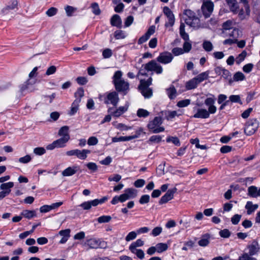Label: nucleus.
Masks as SVG:
<instances>
[{
	"instance_id": "obj_16",
	"label": "nucleus",
	"mask_w": 260,
	"mask_h": 260,
	"mask_svg": "<svg viewBox=\"0 0 260 260\" xmlns=\"http://www.w3.org/2000/svg\"><path fill=\"white\" fill-rule=\"evenodd\" d=\"M173 59V56L170 52H164L160 53L157 57V60L160 63L163 64H168L170 63Z\"/></svg>"
},
{
	"instance_id": "obj_62",
	"label": "nucleus",
	"mask_w": 260,
	"mask_h": 260,
	"mask_svg": "<svg viewBox=\"0 0 260 260\" xmlns=\"http://www.w3.org/2000/svg\"><path fill=\"white\" fill-rule=\"evenodd\" d=\"M31 157L29 155H26L19 158V162L22 164H27L30 161Z\"/></svg>"
},
{
	"instance_id": "obj_32",
	"label": "nucleus",
	"mask_w": 260,
	"mask_h": 260,
	"mask_svg": "<svg viewBox=\"0 0 260 260\" xmlns=\"http://www.w3.org/2000/svg\"><path fill=\"white\" fill-rule=\"evenodd\" d=\"M199 84L194 78L187 81L185 83V88L187 90L193 89L197 88Z\"/></svg>"
},
{
	"instance_id": "obj_52",
	"label": "nucleus",
	"mask_w": 260,
	"mask_h": 260,
	"mask_svg": "<svg viewBox=\"0 0 260 260\" xmlns=\"http://www.w3.org/2000/svg\"><path fill=\"white\" fill-rule=\"evenodd\" d=\"M33 152L37 155H42L46 153V150L43 147H39L34 148Z\"/></svg>"
},
{
	"instance_id": "obj_8",
	"label": "nucleus",
	"mask_w": 260,
	"mask_h": 260,
	"mask_svg": "<svg viewBox=\"0 0 260 260\" xmlns=\"http://www.w3.org/2000/svg\"><path fill=\"white\" fill-rule=\"evenodd\" d=\"M90 153V150L88 149L79 150L76 149L67 151L66 154L69 156H76L80 159L85 160L87 158V155Z\"/></svg>"
},
{
	"instance_id": "obj_5",
	"label": "nucleus",
	"mask_w": 260,
	"mask_h": 260,
	"mask_svg": "<svg viewBox=\"0 0 260 260\" xmlns=\"http://www.w3.org/2000/svg\"><path fill=\"white\" fill-rule=\"evenodd\" d=\"M82 244L84 246H88L90 248H105L107 247V243L104 240L96 238L87 239Z\"/></svg>"
},
{
	"instance_id": "obj_25",
	"label": "nucleus",
	"mask_w": 260,
	"mask_h": 260,
	"mask_svg": "<svg viewBox=\"0 0 260 260\" xmlns=\"http://www.w3.org/2000/svg\"><path fill=\"white\" fill-rule=\"evenodd\" d=\"M211 235L206 233L202 235L200 240L198 241V244L201 247H206L210 243Z\"/></svg>"
},
{
	"instance_id": "obj_58",
	"label": "nucleus",
	"mask_w": 260,
	"mask_h": 260,
	"mask_svg": "<svg viewBox=\"0 0 260 260\" xmlns=\"http://www.w3.org/2000/svg\"><path fill=\"white\" fill-rule=\"evenodd\" d=\"M254 65L251 63H247L243 67V71L246 73H249L253 69Z\"/></svg>"
},
{
	"instance_id": "obj_22",
	"label": "nucleus",
	"mask_w": 260,
	"mask_h": 260,
	"mask_svg": "<svg viewBox=\"0 0 260 260\" xmlns=\"http://www.w3.org/2000/svg\"><path fill=\"white\" fill-rule=\"evenodd\" d=\"M79 170V166L69 167L62 172V175L63 176H71L76 174Z\"/></svg>"
},
{
	"instance_id": "obj_37",
	"label": "nucleus",
	"mask_w": 260,
	"mask_h": 260,
	"mask_svg": "<svg viewBox=\"0 0 260 260\" xmlns=\"http://www.w3.org/2000/svg\"><path fill=\"white\" fill-rule=\"evenodd\" d=\"M155 247L156 248V252L158 253H161L165 251L168 248V245L164 243H159L156 245Z\"/></svg>"
},
{
	"instance_id": "obj_35",
	"label": "nucleus",
	"mask_w": 260,
	"mask_h": 260,
	"mask_svg": "<svg viewBox=\"0 0 260 260\" xmlns=\"http://www.w3.org/2000/svg\"><path fill=\"white\" fill-rule=\"evenodd\" d=\"M231 11L236 13L238 9V3L236 0H226Z\"/></svg>"
},
{
	"instance_id": "obj_44",
	"label": "nucleus",
	"mask_w": 260,
	"mask_h": 260,
	"mask_svg": "<svg viewBox=\"0 0 260 260\" xmlns=\"http://www.w3.org/2000/svg\"><path fill=\"white\" fill-rule=\"evenodd\" d=\"M235 81H243L245 79V75L241 72H236L233 77Z\"/></svg>"
},
{
	"instance_id": "obj_28",
	"label": "nucleus",
	"mask_w": 260,
	"mask_h": 260,
	"mask_svg": "<svg viewBox=\"0 0 260 260\" xmlns=\"http://www.w3.org/2000/svg\"><path fill=\"white\" fill-rule=\"evenodd\" d=\"M245 209L247 210V214L251 215L253 213L258 207L257 204H253L251 201H248L245 205Z\"/></svg>"
},
{
	"instance_id": "obj_11",
	"label": "nucleus",
	"mask_w": 260,
	"mask_h": 260,
	"mask_svg": "<svg viewBox=\"0 0 260 260\" xmlns=\"http://www.w3.org/2000/svg\"><path fill=\"white\" fill-rule=\"evenodd\" d=\"M214 4L211 0H203L202 6V11L203 14L205 18H208L210 16L213 12Z\"/></svg>"
},
{
	"instance_id": "obj_20",
	"label": "nucleus",
	"mask_w": 260,
	"mask_h": 260,
	"mask_svg": "<svg viewBox=\"0 0 260 260\" xmlns=\"http://www.w3.org/2000/svg\"><path fill=\"white\" fill-rule=\"evenodd\" d=\"M155 30V26L152 25L150 27H149L146 32L141 37H140L138 40V44H142L144 42H146L149 39L150 36L154 33Z\"/></svg>"
},
{
	"instance_id": "obj_1",
	"label": "nucleus",
	"mask_w": 260,
	"mask_h": 260,
	"mask_svg": "<svg viewBox=\"0 0 260 260\" xmlns=\"http://www.w3.org/2000/svg\"><path fill=\"white\" fill-rule=\"evenodd\" d=\"M122 75L121 71H116L112 78V83L117 91L124 92L128 89L129 83L122 78Z\"/></svg>"
},
{
	"instance_id": "obj_61",
	"label": "nucleus",
	"mask_w": 260,
	"mask_h": 260,
	"mask_svg": "<svg viewBox=\"0 0 260 260\" xmlns=\"http://www.w3.org/2000/svg\"><path fill=\"white\" fill-rule=\"evenodd\" d=\"M98 139L95 137H90L87 140V144L89 146L95 145L98 143Z\"/></svg>"
},
{
	"instance_id": "obj_18",
	"label": "nucleus",
	"mask_w": 260,
	"mask_h": 260,
	"mask_svg": "<svg viewBox=\"0 0 260 260\" xmlns=\"http://www.w3.org/2000/svg\"><path fill=\"white\" fill-rule=\"evenodd\" d=\"M246 250H248V252L252 256L256 255L259 252V244L257 241L253 240L250 243L248 244Z\"/></svg>"
},
{
	"instance_id": "obj_50",
	"label": "nucleus",
	"mask_w": 260,
	"mask_h": 260,
	"mask_svg": "<svg viewBox=\"0 0 260 260\" xmlns=\"http://www.w3.org/2000/svg\"><path fill=\"white\" fill-rule=\"evenodd\" d=\"M111 219V217L109 215H103L97 219V221L99 223H107L109 222Z\"/></svg>"
},
{
	"instance_id": "obj_36",
	"label": "nucleus",
	"mask_w": 260,
	"mask_h": 260,
	"mask_svg": "<svg viewBox=\"0 0 260 260\" xmlns=\"http://www.w3.org/2000/svg\"><path fill=\"white\" fill-rule=\"evenodd\" d=\"M167 93L170 99H174L177 95V91L173 85H171L167 89Z\"/></svg>"
},
{
	"instance_id": "obj_38",
	"label": "nucleus",
	"mask_w": 260,
	"mask_h": 260,
	"mask_svg": "<svg viewBox=\"0 0 260 260\" xmlns=\"http://www.w3.org/2000/svg\"><path fill=\"white\" fill-rule=\"evenodd\" d=\"M84 95V90L83 88L79 87L77 89V91L74 93L75 100H80V103L81 101V99Z\"/></svg>"
},
{
	"instance_id": "obj_29",
	"label": "nucleus",
	"mask_w": 260,
	"mask_h": 260,
	"mask_svg": "<svg viewBox=\"0 0 260 260\" xmlns=\"http://www.w3.org/2000/svg\"><path fill=\"white\" fill-rule=\"evenodd\" d=\"M69 128L68 126H63L61 127L58 131V135L62 137L63 139L68 140L70 139V135L69 134Z\"/></svg>"
},
{
	"instance_id": "obj_34",
	"label": "nucleus",
	"mask_w": 260,
	"mask_h": 260,
	"mask_svg": "<svg viewBox=\"0 0 260 260\" xmlns=\"http://www.w3.org/2000/svg\"><path fill=\"white\" fill-rule=\"evenodd\" d=\"M209 75V71H206L199 74L196 77H194L199 84L208 79Z\"/></svg>"
},
{
	"instance_id": "obj_9",
	"label": "nucleus",
	"mask_w": 260,
	"mask_h": 260,
	"mask_svg": "<svg viewBox=\"0 0 260 260\" xmlns=\"http://www.w3.org/2000/svg\"><path fill=\"white\" fill-rule=\"evenodd\" d=\"M197 106L193 108V113H194L192 117L194 118L207 119L209 118L210 114L207 110L204 108H198L197 106H200V104L197 103Z\"/></svg>"
},
{
	"instance_id": "obj_26",
	"label": "nucleus",
	"mask_w": 260,
	"mask_h": 260,
	"mask_svg": "<svg viewBox=\"0 0 260 260\" xmlns=\"http://www.w3.org/2000/svg\"><path fill=\"white\" fill-rule=\"evenodd\" d=\"M111 25L120 28L122 27V20L120 17L117 14H114L110 20Z\"/></svg>"
},
{
	"instance_id": "obj_47",
	"label": "nucleus",
	"mask_w": 260,
	"mask_h": 260,
	"mask_svg": "<svg viewBox=\"0 0 260 260\" xmlns=\"http://www.w3.org/2000/svg\"><path fill=\"white\" fill-rule=\"evenodd\" d=\"M190 104V100L185 99L181 100L177 103V106L179 108H183L188 106Z\"/></svg>"
},
{
	"instance_id": "obj_55",
	"label": "nucleus",
	"mask_w": 260,
	"mask_h": 260,
	"mask_svg": "<svg viewBox=\"0 0 260 260\" xmlns=\"http://www.w3.org/2000/svg\"><path fill=\"white\" fill-rule=\"evenodd\" d=\"M76 8L70 6H67L65 8V11L68 16H72L73 13L76 11Z\"/></svg>"
},
{
	"instance_id": "obj_13",
	"label": "nucleus",
	"mask_w": 260,
	"mask_h": 260,
	"mask_svg": "<svg viewBox=\"0 0 260 260\" xmlns=\"http://www.w3.org/2000/svg\"><path fill=\"white\" fill-rule=\"evenodd\" d=\"M258 127V122L256 120H251L246 122L244 128V133L248 136L253 135Z\"/></svg>"
},
{
	"instance_id": "obj_42",
	"label": "nucleus",
	"mask_w": 260,
	"mask_h": 260,
	"mask_svg": "<svg viewBox=\"0 0 260 260\" xmlns=\"http://www.w3.org/2000/svg\"><path fill=\"white\" fill-rule=\"evenodd\" d=\"M131 252L137 255V256L140 259H142L144 257V252L141 249L133 248L132 249V250H131Z\"/></svg>"
},
{
	"instance_id": "obj_14",
	"label": "nucleus",
	"mask_w": 260,
	"mask_h": 260,
	"mask_svg": "<svg viewBox=\"0 0 260 260\" xmlns=\"http://www.w3.org/2000/svg\"><path fill=\"white\" fill-rule=\"evenodd\" d=\"M210 97L205 100V104L207 107V111L210 114H214L216 112L217 108L215 106L216 99L213 94H210Z\"/></svg>"
},
{
	"instance_id": "obj_48",
	"label": "nucleus",
	"mask_w": 260,
	"mask_h": 260,
	"mask_svg": "<svg viewBox=\"0 0 260 260\" xmlns=\"http://www.w3.org/2000/svg\"><path fill=\"white\" fill-rule=\"evenodd\" d=\"M238 260H256L247 252H244L239 257Z\"/></svg>"
},
{
	"instance_id": "obj_45",
	"label": "nucleus",
	"mask_w": 260,
	"mask_h": 260,
	"mask_svg": "<svg viewBox=\"0 0 260 260\" xmlns=\"http://www.w3.org/2000/svg\"><path fill=\"white\" fill-rule=\"evenodd\" d=\"M149 115V112L145 110V109H139L137 111V115L139 117H143V118H145V117H147V116H148Z\"/></svg>"
},
{
	"instance_id": "obj_19",
	"label": "nucleus",
	"mask_w": 260,
	"mask_h": 260,
	"mask_svg": "<svg viewBox=\"0 0 260 260\" xmlns=\"http://www.w3.org/2000/svg\"><path fill=\"white\" fill-rule=\"evenodd\" d=\"M130 197V188H127L125 190V193L120 195L116 196L112 200L111 203L113 205H115L118 202L123 203L128 200Z\"/></svg>"
},
{
	"instance_id": "obj_15",
	"label": "nucleus",
	"mask_w": 260,
	"mask_h": 260,
	"mask_svg": "<svg viewBox=\"0 0 260 260\" xmlns=\"http://www.w3.org/2000/svg\"><path fill=\"white\" fill-rule=\"evenodd\" d=\"M163 11L168 18V21L166 23L165 26L172 27L175 23V16L172 11L168 7H165Z\"/></svg>"
},
{
	"instance_id": "obj_17",
	"label": "nucleus",
	"mask_w": 260,
	"mask_h": 260,
	"mask_svg": "<svg viewBox=\"0 0 260 260\" xmlns=\"http://www.w3.org/2000/svg\"><path fill=\"white\" fill-rule=\"evenodd\" d=\"M177 190L176 187L169 189L167 192L161 197L159 201V204L160 205L165 204L173 199L174 194L177 191Z\"/></svg>"
},
{
	"instance_id": "obj_27",
	"label": "nucleus",
	"mask_w": 260,
	"mask_h": 260,
	"mask_svg": "<svg viewBox=\"0 0 260 260\" xmlns=\"http://www.w3.org/2000/svg\"><path fill=\"white\" fill-rule=\"evenodd\" d=\"M18 2L17 1L14 0L11 2L9 5L4 8L1 12L3 15L8 14L11 10H14L17 6Z\"/></svg>"
},
{
	"instance_id": "obj_23",
	"label": "nucleus",
	"mask_w": 260,
	"mask_h": 260,
	"mask_svg": "<svg viewBox=\"0 0 260 260\" xmlns=\"http://www.w3.org/2000/svg\"><path fill=\"white\" fill-rule=\"evenodd\" d=\"M248 195L253 198H256L260 197V187L258 188L255 186H250L248 188Z\"/></svg>"
},
{
	"instance_id": "obj_21",
	"label": "nucleus",
	"mask_w": 260,
	"mask_h": 260,
	"mask_svg": "<svg viewBox=\"0 0 260 260\" xmlns=\"http://www.w3.org/2000/svg\"><path fill=\"white\" fill-rule=\"evenodd\" d=\"M128 109V106H121L117 109L115 111L112 112V108H110L108 110V113L112 114L113 116L118 117L123 114Z\"/></svg>"
},
{
	"instance_id": "obj_64",
	"label": "nucleus",
	"mask_w": 260,
	"mask_h": 260,
	"mask_svg": "<svg viewBox=\"0 0 260 260\" xmlns=\"http://www.w3.org/2000/svg\"><path fill=\"white\" fill-rule=\"evenodd\" d=\"M145 184V181L142 179H137L134 183V186L137 188H140L143 187Z\"/></svg>"
},
{
	"instance_id": "obj_51",
	"label": "nucleus",
	"mask_w": 260,
	"mask_h": 260,
	"mask_svg": "<svg viewBox=\"0 0 260 260\" xmlns=\"http://www.w3.org/2000/svg\"><path fill=\"white\" fill-rule=\"evenodd\" d=\"M92 13L95 15H99L101 14V10L99 8V5L96 3H94L91 4Z\"/></svg>"
},
{
	"instance_id": "obj_40",
	"label": "nucleus",
	"mask_w": 260,
	"mask_h": 260,
	"mask_svg": "<svg viewBox=\"0 0 260 260\" xmlns=\"http://www.w3.org/2000/svg\"><path fill=\"white\" fill-rule=\"evenodd\" d=\"M127 36L124 31L121 30H117L114 33V37L116 39H122L125 38Z\"/></svg>"
},
{
	"instance_id": "obj_54",
	"label": "nucleus",
	"mask_w": 260,
	"mask_h": 260,
	"mask_svg": "<svg viewBox=\"0 0 260 260\" xmlns=\"http://www.w3.org/2000/svg\"><path fill=\"white\" fill-rule=\"evenodd\" d=\"M172 52L175 56H178L185 53L184 50H183L182 48L179 47H175L173 48Z\"/></svg>"
},
{
	"instance_id": "obj_43",
	"label": "nucleus",
	"mask_w": 260,
	"mask_h": 260,
	"mask_svg": "<svg viewBox=\"0 0 260 260\" xmlns=\"http://www.w3.org/2000/svg\"><path fill=\"white\" fill-rule=\"evenodd\" d=\"M69 140L66 139L60 138L55 141L57 148H62L66 146V144Z\"/></svg>"
},
{
	"instance_id": "obj_33",
	"label": "nucleus",
	"mask_w": 260,
	"mask_h": 260,
	"mask_svg": "<svg viewBox=\"0 0 260 260\" xmlns=\"http://www.w3.org/2000/svg\"><path fill=\"white\" fill-rule=\"evenodd\" d=\"M21 215L26 218L30 219L36 217L37 214L35 210H24L21 212Z\"/></svg>"
},
{
	"instance_id": "obj_39",
	"label": "nucleus",
	"mask_w": 260,
	"mask_h": 260,
	"mask_svg": "<svg viewBox=\"0 0 260 260\" xmlns=\"http://www.w3.org/2000/svg\"><path fill=\"white\" fill-rule=\"evenodd\" d=\"M203 48L207 52H210L213 49L212 43L209 41H204L202 44Z\"/></svg>"
},
{
	"instance_id": "obj_49",
	"label": "nucleus",
	"mask_w": 260,
	"mask_h": 260,
	"mask_svg": "<svg viewBox=\"0 0 260 260\" xmlns=\"http://www.w3.org/2000/svg\"><path fill=\"white\" fill-rule=\"evenodd\" d=\"M192 48V45L191 42L189 41H185L183 45V50H184L185 53H188Z\"/></svg>"
},
{
	"instance_id": "obj_4",
	"label": "nucleus",
	"mask_w": 260,
	"mask_h": 260,
	"mask_svg": "<svg viewBox=\"0 0 260 260\" xmlns=\"http://www.w3.org/2000/svg\"><path fill=\"white\" fill-rule=\"evenodd\" d=\"M184 14L187 17L185 18V23L192 27H198L200 25V19L196 16L194 12L190 10H186Z\"/></svg>"
},
{
	"instance_id": "obj_46",
	"label": "nucleus",
	"mask_w": 260,
	"mask_h": 260,
	"mask_svg": "<svg viewBox=\"0 0 260 260\" xmlns=\"http://www.w3.org/2000/svg\"><path fill=\"white\" fill-rule=\"evenodd\" d=\"M218 70L221 71L220 74L224 76L225 78H228L230 75V72L228 70L221 67H218L215 68V71L218 72Z\"/></svg>"
},
{
	"instance_id": "obj_60",
	"label": "nucleus",
	"mask_w": 260,
	"mask_h": 260,
	"mask_svg": "<svg viewBox=\"0 0 260 260\" xmlns=\"http://www.w3.org/2000/svg\"><path fill=\"white\" fill-rule=\"evenodd\" d=\"M219 235L222 238H228L231 236V232L228 229H223L219 232Z\"/></svg>"
},
{
	"instance_id": "obj_63",
	"label": "nucleus",
	"mask_w": 260,
	"mask_h": 260,
	"mask_svg": "<svg viewBox=\"0 0 260 260\" xmlns=\"http://www.w3.org/2000/svg\"><path fill=\"white\" fill-rule=\"evenodd\" d=\"M242 216L239 214H235L231 218V222L234 224L236 225L239 222Z\"/></svg>"
},
{
	"instance_id": "obj_59",
	"label": "nucleus",
	"mask_w": 260,
	"mask_h": 260,
	"mask_svg": "<svg viewBox=\"0 0 260 260\" xmlns=\"http://www.w3.org/2000/svg\"><path fill=\"white\" fill-rule=\"evenodd\" d=\"M150 201V196L148 194H144L141 196L139 200V203L143 205L148 203Z\"/></svg>"
},
{
	"instance_id": "obj_7",
	"label": "nucleus",
	"mask_w": 260,
	"mask_h": 260,
	"mask_svg": "<svg viewBox=\"0 0 260 260\" xmlns=\"http://www.w3.org/2000/svg\"><path fill=\"white\" fill-rule=\"evenodd\" d=\"M104 102L106 104H112L113 106H116L119 102L118 94L116 91H112L106 93L102 96Z\"/></svg>"
},
{
	"instance_id": "obj_57",
	"label": "nucleus",
	"mask_w": 260,
	"mask_h": 260,
	"mask_svg": "<svg viewBox=\"0 0 260 260\" xmlns=\"http://www.w3.org/2000/svg\"><path fill=\"white\" fill-rule=\"evenodd\" d=\"M57 9L54 7L49 8L46 12V15L49 17H52L56 14Z\"/></svg>"
},
{
	"instance_id": "obj_56",
	"label": "nucleus",
	"mask_w": 260,
	"mask_h": 260,
	"mask_svg": "<svg viewBox=\"0 0 260 260\" xmlns=\"http://www.w3.org/2000/svg\"><path fill=\"white\" fill-rule=\"evenodd\" d=\"M230 101L232 103L242 104L241 98L239 95H232L229 97Z\"/></svg>"
},
{
	"instance_id": "obj_31",
	"label": "nucleus",
	"mask_w": 260,
	"mask_h": 260,
	"mask_svg": "<svg viewBox=\"0 0 260 260\" xmlns=\"http://www.w3.org/2000/svg\"><path fill=\"white\" fill-rule=\"evenodd\" d=\"M14 186L13 182H9L7 183H2L0 186V189L3 191L7 192V194H9L11 191V188Z\"/></svg>"
},
{
	"instance_id": "obj_12",
	"label": "nucleus",
	"mask_w": 260,
	"mask_h": 260,
	"mask_svg": "<svg viewBox=\"0 0 260 260\" xmlns=\"http://www.w3.org/2000/svg\"><path fill=\"white\" fill-rule=\"evenodd\" d=\"M108 198L104 197L100 199H94L92 201L85 202L80 205V206L84 210H89L92 206H96L99 204H101L107 201Z\"/></svg>"
},
{
	"instance_id": "obj_53",
	"label": "nucleus",
	"mask_w": 260,
	"mask_h": 260,
	"mask_svg": "<svg viewBox=\"0 0 260 260\" xmlns=\"http://www.w3.org/2000/svg\"><path fill=\"white\" fill-rule=\"evenodd\" d=\"M130 140V136H121L119 137H113L112 138V142L116 143L118 142L126 141Z\"/></svg>"
},
{
	"instance_id": "obj_10",
	"label": "nucleus",
	"mask_w": 260,
	"mask_h": 260,
	"mask_svg": "<svg viewBox=\"0 0 260 260\" xmlns=\"http://www.w3.org/2000/svg\"><path fill=\"white\" fill-rule=\"evenodd\" d=\"M143 66V65H142ZM144 69L149 72H154L157 74H160L162 72V67L154 60H152L144 65Z\"/></svg>"
},
{
	"instance_id": "obj_24",
	"label": "nucleus",
	"mask_w": 260,
	"mask_h": 260,
	"mask_svg": "<svg viewBox=\"0 0 260 260\" xmlns=\"http://www.w3.org/2000/svg\"><path fill=\"white\" fill-rule=\"evenodd\" d=\"M250 10L247 4H245L244 9L240 10L238 17L241 20L246 19L250 15Z\"/></svg>"
},
{
	"instance_id": "obj_30",
	"label": "nucleus",
	"mask_w": 260,
	"mask_h": 260,
	"mask_svg": "<svg viewBox=\"0 0 260 260\" xmlns=\"http://www.w3.org/2000/svg\"><path fill=\"white\" fill-rule=\"evenodd\" d=\"M80 103V100H75L74 101L72 104L71 110L69 113L70 116L74 115L79 110Z\"/></svg>"
},
{
	"instance_id": "obj_2",
	"label": "nucleus",
	"mask_w": 260,
	"mask_h": 260,
	"mask_svg": "<svg viewBox=\"0 0 260 260\" xmlns=\"http://www.w3.org/2000/svg\"><path fill=\"white\" fill-rule=\"evenodd\" d=\"M152 79L149 77L147 80L144 79L140 80V84L139 86V89L141 94L145 98H150L152 95V90L149 86L152 84Z\"/></svg>"
},
{
	"instance_id": "obj_3",
	"label": "nucleus",
	"mask_w": 260,
	"mask_h": 260,
	"mask_svg": "<svg viewBox=\"0 0 260 260\" xmlns=\"http://www.w3.org/2000/svg\"><path fill=\"white\" fill-rule=\"evenodd\" d=\"M162 119L161 117H155L152 120L150 121L147 125L149 129L153 133H159L165 131V128L161 126Z\"/></svg>"
},
{
	"instance_id": "obj_6",
	"label": "nucleus",
	"mask_w": 260,
	"mask_h": 260,
	"mask_svg": "<svg viewBox=\"0 0 260 260\" xmlns=\"http://www.w3.org/2000/svg\"><path fill=\"white\" fill-rule=\"evenodd\" d=\"M234 23L231 20H227L222 24V34L225 37L228 36L230 37H235V34H238V30L236 28H233Z\"/></svg>"
},
{
	"instance_id": "obj_41",
	"label": "nucleus",
	"mask_w": 260,
	"mask_h": 260,
	"mask_svg": "<svg viewBox=\"0 0 260 260\" xmlns=\"http://www.w3.org/2000/svg\"><path fill=\"white\" fill-rule=\"evenodd\" d=\"M247 52L245 50L243 51L236 58V62L237 64H240L247 56Z\"/></svg>"
}]
</instances>
